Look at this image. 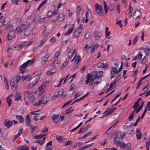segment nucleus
Instances as JSON below:
<instances>
[{"mask_svg": "<svg viewBox=\"0 0 150 150\" xmlns=\"http://www.w3.org/2000/svg\"><path fill=\"white\" fill-rule=\"evenodd\" d=\"M145 108H147H147H148V110L150 111V101L148 102L146 105V107Z\"/></svg>", "mask_w": 150, "mask_h": 150, "instance_id": "58", "label": "nucleus"}, {"mask_svg": "<svg viewBox=\"0 0 150 150\" xmlns=\"http://www.w3.org/2000/svg\"><path fill=\"white\" fill-rule=\"evenodd\" d=\"M117 83L115 82V81H113L112 82L110 83V86L109 88H108V90H109L111 88L112 86L115 84Z\"/></svg>", "mask_w": 150, "mask_h": 150, "instance_id": "50", "label": "nucleus"}, {"mask_svg": "<svg viewBox=\"0 0 150 150\" xmlns=\"http://www.w3.org/2000/svg\"><path fill=\"white\" fill-rule=\"evenodd\" d=\"M139 105V103H137L136 102L134 103V105L133 106V108H134L135 110H136Z\"/></svg>", "mask_w": 150, "mask_h": 150, "instance_id": "59", "label": "nucleus"}, {"mask_svg": "<svg viewBox=\"0 0 150 150\" xmlns=\"http://www.w3.org/2000/svg\"><path fill=\"white\" fill-rule=\"evenodd\" d=\"M108 28L107 27H106L105 30V36L106 38H107L108 36L110 35V32H108Z\"/></svg>", "mask_w": 150, "mask_h": 150, "instance_id": "27", "label": "nucleus"}, {"mask_svg": "<svg viewBox=\"0 0 150 150\" xmlns=\"http://www.w3.org/2000/svg\"><path fill=\"white\" fill-rule=\"evenodd\" d=\"M95 7L96 12L100 16H103L104 14L102 6L98 4H95Z\"/></svg>", "mask_w": 150, "mask_h": 150, "instance_id": "2", "label": "nucleus"}, {"mask_svg": "<svg viewBox=\"0 0 150 150\" xmlns=\"http://www.w3.org/2000/svg\"><path fill=\"white\" fill-rule=\"evenodd\" d=\"M24 94L25 96L27 97L30 102H33L35 99L34 96L28 91H25L24 93Z\"/></svg>", "mask_w": 150, "mask_h": 150, "instance_id": "3", "label": "nucleus"}, {"mask_svg": "<svg viewBox=\"0 0 150 150\" xmlns=\"http://www.w3.org/2000/svg\"><path fill=\"white\" fill-rule=\"evenodd\" d=\"M76 13L77 14H79L81 10V5H78L77 6Z\"/></svg>", "mask_w": 150, "mask_h": 150, "instance_id": "35", "label": "nucleus"}, {"mask_svg": "<svg viewBox=\"0 0 150 150\" xmlns=\"http://www.w3.org/2000/svg\"><path fill=\"white\" fill-rule=\"evenodd\" d=\"M18 81L19 76L18 75L16 76L11 79L10 85L12 90L14 92H16L18 89Z\"/></svg>", "mask_w": 150, "mask_h": 150, "instance_id": "1", "label": "nucleus"}, {"mask_svg": "<svg viewBox=\"0 0 150 150\" xmlns=\"http://www.w3.org/2000/svg\"><path fill=\"white\" fill-rule=\"evenodd\" d=\"M137 139H140L142 137V133H139V134H136Z\"/></svg>", "mask_w": 150, "mask_h": 150, "instance_id": "64", "label": "nucleus"}, {"mask_svg": "<svg viewBox=\"0 0 150 150\" xmlns=\"http://www.w3.org/2000/svg\"><path fill=\"white\" fill-rule=\"evenodd\" d=\"M121 77V74H120L119 75L117 76L115 80V82L117 83L119 81V80L120 79Z\"/></svg>", "mask_w": 150, "mask_h": 150, "instance_id": "48", "label": "nucleus"}, {"mask_svg": "<svg viewBox=\"0 0 150 150\" xmlns=\"http://www.w3.org/2000/svg\"><path fill=\"white\" fill-rule=\"evenodd\" d=\"M9 21V19L8 18H6L3 21V24L4 25H6Z\"/></svg>", "mask_w": 150, "mask_h": 150, "instance_id": "29", "label": "nucleus"}, {"mask_svg": "<svg viewBox=\"0 0 150 150\" xmlns=\"http://www.w3.org/2000/svg\"><path fill=\"white\" fill-rule=\"evenodd\" d=\"M38 112H40L39 110L31 112H30V114L31 115H39V113H38Z\"/></svg>", "mask_w": 150, "mask_h": 150, "instance_id": "44", "label": "nucleus"}, {"mask_svg": "<svg viewBox=\"0 0 150 150\" xmlns=\"http://www.w3.org/2000/svg\"><path fill=\"white\" fill-rule=\"evenodd\" d=\"M45 88V85H42L41 86H40L38 88V90L40 91H42L43 89Z\"/></svg>", "mask_w": 150, "mask_h": 150, "instance_id": "46", "label": "nucleus"}, {"mask_svg": "<svg viewBox=\"0 0 150 150\" xmlns=\"http://www.w3.org/2000/svg\"><path fill=\"white\" fill-rule=\"evenodd\" d=\"M47 0H45L43 1H42V2L39 6L38 8L37 9V10L39 11V9L43 6L44 4H46L47 3Z\"/></svg>", "mask_w": 150, "mask_h": 150, "instance_id": "25", "label": "nucleus"}, {"mask_svg": "<svg viewBox=\"0 0 150 150\" xmlns=\"http://www.w3.org/2000/svg\"><path fill=\"white\" fill-rule=\"evenodd\" d=\"M99 76L98 74V72L97 71H95L92 72V73L90 74V78L93 79H95L98 78Z\"/></svg>", "mask_w": 150, "mask_h": 150, "instance_id": "7", "label": "nucleus"}, {"mask_svg": "<svg viewBox=\"0 0 150 150\" xmlns=\"http://www.w3.org/2000/svg\"><path fill=\"white\" fill-rule=\"evenodd\" d=\"M13 25L11 24H9L6 28V30H9L12 28Z\"/></svg>", "mask_w": 150, "mask_h": 150, "instance_id": "31", "label": "nucleus"}, {"mask_svg": "<svg viewBox=\"0 0 150 150\" xmlns=\"http://www.w3.org/2000/svg\"><path fill=\"white\" fill-rule=\"evenodd\" d=\"M116 108H110V111L107 113V115H108L111 114L116 109Z\"/></svg>", "mask_w": 150, "mask_h": 150, "instance_id": "33", "label": "nucleus"}, {"mask_svg": "<svg viewBox=\"0 0 150 150\" xmlns=\"http://www.w3.org/2000/svg\"><path fill=\"white\" fill-rule=\"evenodd\" d=\"M40 17L38 15H37L35 16L33 21L36 22L37 21H39L40 20Z\"/></svg>", "mask_w": 150, "mask_h": 150, "instance_id": "23", "label": "nucleus"}, {"mask_svg": "<svg viewBox=\"0 0 150 150\" xmlns=\"http://www.w3.org/2000/svg\"><path fill=\"white\" fill-rule=\"evenodd\" d=\"M74 58H75L76 62L77 63H78L79 62L81 59V57H80L78 54L76 55V54H75Z\"/></svg>", "mask_w": 150, "mask_h": 150, "instance_id": "14", "label": "nucleus"}, {"mask_svg": "<svg viewBox=\"0 0 150 150\" xmlns=\"http://www.w3.org/2000/svg\"><path fill=\"white\" fill-rule=\"evenodd\" d=\"M37 83V82H33L32 83H30L29 84L28 86V88H31L33 87V86L34 85H35Z\"/></svg>", "mask_w": 150, "mask_h": 150, "instance_id": "26", "label": "nucleus"}, {"mask_svg": "<svg viewBox=\"0 0 150 150\" xmlns=\"http://www.w3.org/2000/svg\"><path fill=\"white\" fill-rule=\"evenodd\" d=\"M144 101H143L142 102V103L139 106V108L135 112V113L136 114H137L143 108V106L144 105Z\"/></svg>", "mask_w": 150, "mask_h": 150, "instance_id": "17", "label": "nucleus"}, {"mask_svg": "<svg viewBox=\"0 0 150 150\" xmlns=\"http://www.w3.org/2000/svg\"><path fill=\"white\" fill-rule=\"evenodd\" d=\"M102 36V34L101 32L98 31H95L94 33V37L95 38V40H98L100 39Z\"/></svg>", "mask_w": 150, "mask_h": 150, "instance_id": "4", "label": "nucleus"}, {"mask_svg": "<svg viewBox=\"0 0 150 150\" xmlns=\"http://www.w3.org/2000/svg\"><path fill=\"white\" fill-rule=\"evenodd\" d=\"M123 133H122L120 131H118L117 133V136L119 138L123 139L124 137L125 136V135L124 136H123Z\"/></svg>", "mask_w": 150, "mask_h": 150, "instance_id": "16", "label": "nucleus"}, {"mask_svg": "<svg viewBox=\"0 0 150 150\" xmlns=\"http://www.w3.org/2000/svg\"><path fill=\"white\" fill-rule=\"evenodd\" d=\"M74 24H71L69 25V28L68 30L67 31V33L64 34V35H67L71 33L72 31L74 29Z\"/></svg>", "mask_w": 150, "mask_h": 150, "instance_id": "8", "label": "nucleus"}, {"mask_svg": "<svg viewBox=\"0 0 150 150\" xmlns=\"http://www.w3.org/2000/svg\"><path fill=\"white\" fill-rule=\"evenodd\" d=\"M120 138H118V137H116L115 139L114 140V143L115 144H117L118 143L119 144V141L120 140Z\"/></svg>", "mask_w": 150, "mask_h": 150, "instance_id": "38", "label": "nucleus"}, {"mask_svg": "<svg viewBox=\"0 0 150 150\" xmlns=\"http://www.w3.org/2000/svg\"><path fill=\"white\" fill-rule=\"evenodd\" d=\"M109 66L107 62L104 63V64L103 65V68L105 69H107L108 68Z\"/></svg>", "mask_w": 150, "mask_h": 150, "instance_id": "37", "label": "nucleus"}, {"mask_svg": "<svg viewBox=\"0 0 150 150\" xmlns=\"http://www.w3.org/2000/svg\"><path fill=\"white\" fill-rule=\"evenodd\" d=\"M20 149L19 150H29L28 147L26 146H21L19 147Z\"/></svg>", "mask_w": 150, "mask_h": 150, "instance_id": "34", "label": "nucleus"}, {"mask_svg": "<svg viewBox=\"0 0 150 150\" xmlns=\"http://www.w3.org/2000/svg\"><path fill=\"white\" fill-rule=\"evenodd\" d=\"M134 15L135 16H137L136 19L138 20L139 19L140 16L142 15L141 11L139 10H138L135 11L134 13Z\"/></svg>", "mask_w": 150, "mask_h": 150, "instance_id": "12", "label": "nucleus"}, {"mask_svg": "<svg viewBox=\"0 0 150 150\" xmlns=\"http://www.w3.org/2000/svg\"><path fill=\"white\" fill-rule=\"evenodd\" d=\"M25 121L27 126H28L30 124V119L29 117V115H28L26 116Z\"/></svg>", "mask_w": 150, "mask_h": 150, "instance_id": "19", "label": "nucleus"}, {"mask_svg": "<svg viewBox=\"0 0 150 150\" xmlns=\"http://www.w3.org/2000/svg\"><path fill=\"white\" fill-rule=\"evenodd\" d=\"M82 144V142H76V143L75 145L74 146H76V147H78L80 146Z\"/></svg>", "mask_w": 150, "mask_h": 150, "instance_id": "61", "label": "nucleus"}, {"mask_svg": "<svg viewBox=\"0 0 150 150\" xmlns=\"http://www.w3.org/2000/svg\"><path fill=\"white\" fill-rule=\"evenodd\" d=\"M25 70L22 71H21L20 73L23 74L22 78H21V76H19V81L21 80L22 81H23L28 76V74H25Z\"/></svg>", "mask_w": 150, "mask_h": 150, "instance_id": "6", "label": "nucleus"}, {"mask_svg": "<svg viewBox=\"0 0 150 150\" xmlns=\"http://www.w3.org/2000/svg\"><path fill=\"white\" fill-rule=\"evenodd\" d=\"M27 66L25 63H24L20 67L19 70L21 71H23L22 70L25 69Z\"/></svg>", "mask_w": 150, "mask_h": 150, "instance_id": "21", "label": "nucleus"}, {"mask_svg": "<svg viewBox=\"0 0 150 150\" xmlns=\"http://www.w3.org/2000/svg\"><path fill=\"white\" fill-rule=\"evenodd\" d=\"M48 128L47 127L44 128L42 130L41 132L42 133H45L47 132L48 130Z\"/></svg>", "mask_w": 150, "mask_h": 150, "instance_id": "57", "label": "nucleus"}, {"mask_svg": "<svg viewBox=\"0 0 150 150\" xmlns=\"http://www.w3.org/2000/svg\"><path fill=\"white\" fill-rule=\"evenodd\" d=\"M110 71L113 72L115 73H117L118 72L117 69L116 67H112L111 68V70Z\"/></svg>", "mask_w": 150, "mask_h": 150, "instance_id": "32", "label": "nucleus"}, {"mask_svg": "<svg viewBox=\"0 0 150 150\" xmlns=\"http://www.w3.org/2000/svg\"><path fill=\"white\" fill-rule=\"evenodd\" d=\"M13 124V121H8L4 123V125L7 128L10 127Z\"/></svg>", "mask_w": 150, "mask_h": 150, "instance_id": "13", "label": "nucleus"}, {"mask_svg": "<svg viewBox=\"0 0 150 150\" xmlns=\"http://www.w3.org/2000/svg\"><path fill=\"white\" fill-rule=\"evenodd\" d=\"M58 92L59 97L62 96V95L64 96V97H65L66 96L65 94V95L63 94V90L62 89H60V90H59V92Z\"/></svg>", "mask_w": 150, "mask_h": 150, "instance_id": "24", "label": "nucleus"}, {"mask_svg": "<svg viewBox=\"0 0 150 150\" xmlns=\"http://www.w3.org/2000/svg\"><path fill=\"white\" fill-rule=\"evenodd\" d=\"M90 74H87L86 79L87 80L86 81L85 84L87 85L89 82V81L90 80Z\"/></svg>", "mask_w": 150, "mask_h": 150, "instance_id": "49", "label": "nucleus"}, {"mask_svg": "<svg viewBox=\"0 0 150 150\" xmlns=\"http://www.w3.org/2000/svg\"><path fill=\"white\" fill-rule=\"evenodd\" d=\"M92 133V132H89L85 134H84L82 136L80 137H79V139H83L84 138L86 137L87 136H88V135L91 134Z\"/></svg>", "mask_w": 150, "mask_h": 150, "instance_id": "20", "label": "nucleus"}, {"mask_svg": "<svg viewBox=\"0 0 150 150\" xmlns=\"http://www.w3.org/2000/svg\"><path fill=\"white\" fill-rule=\"evenodd\" d=\"M56 138L57 139L59 142L61 141L63 139V137L62 136H56Z\"/></svg>", "mask_w": 150, "mask_h": 150, "instance_id": "55", "label": "nucleus"}, {"mask_svg": "<svg viewBox=\"0 0 150 150\" xmlns=\"http://www.w3.org/2000/svg\"><path fill=\"white\" fill-rule=\"evenodd\" d=\"M91 46H89V47H88V50H90V51L91 50L92 51L91 52V53H92L94 51V50L96 48H95V46H93V48L91 50Z\"/></svg>", "mask_w": 150, "mask_h": 150, "instance_id": "41", "label": "nucleus"}, {"mask_svg": "<svg viewBox=\"0 0 150 150\" xmlns=\"http://www.w3.org/2000/svg\"><path fill=\"white\" fill-rule=\"evenodd\" d=\"M14 37L15 36L14 35L13 32H11L8 33L7 37V40H9Z\"/></svg>", "mask_w": 150, "mask_h": 150, "instance_id": "11", "label": "nucleus"}, {"mask_svg": "<svg viewBox=\"0 0 150 150\" xmlns=\"http://www.w3.org/2000/svg\"><path fill=\"white\" fill-rule=\"evenodd\" d=\"M52 121L55 124L57 123L59 120V115H54L52 116Z\"/></svg>", "mask_w": 150, "mask_h": 150, "instance_id": "5", "label": "nucleus"}, {"mask_svg": "<svg viewBox=\"0 0 150 150\" xmlns=\"http://www.w3.org/2000/svg\"><path fill=\"white\" fill-rule=\"evenodd\" d=\"M78 66V63H77L76 62V64L74 65V66L71 68V70H75V69L77 68Z\"/></svg>", "mask_w": 150, "mask_h": 150, "instance_id": "54", "label": "nucleus"}, {"mask_svg": "<svg viewBox=\"0 0 150 150\" xmlns=\"http://www.w3.org/2000/svg\"><path fill=\"white\" fill-rule=\"evenodd\" d=\"M26 28V26L24 24H22L19 28V31H20V33H21L22 31L25 30Z\"/></svg>", "mask_w": 150, "mask_h": 150, "instance_id": "22", "label": "nucleus"}, {"mask_svg": "<svg viewBox=\"0 0 150 150\" xmlns=\"http://www.w3.org/2000/svg\"><path fill=\"white\" fill-rule=\"evenodd\" d=\"M140 118V117L139 116L138 117V118L137 119L136 122L133 125V126L135 127L137 125L138 123L139 122V121Z\"/></svg>", "mask_w": 150, "mask_h": 150, "instance_id": "56", "label": "nucleus"}, {"mask_svg": "<svg viewBox=\"0 0 150 150\" xmlns=\"http://www.w3.org/2000/svg\"><path fill=\"white\" fill-rule=\"evenodd\" d=\"M27 42L26 41H24L21 42L19 44V48H21L24 46L25 44Z\"/></svg>", "mask_w": 150, "mask_h": 150, "instance_id": "40", "label": "nucleus"}, {"mask_svg": "<svg viewBox=\"0 0 150 150\" xmlns=\"http://www.w3.org/2000/svg\"><path fill=\"white\" fill-rule=\"evenodd\" d=\"M64 15H63L62 14H60L58 16V21H62L64 19Z\"/></svg>", "mask_w": 150, "mask_h": 150, "instance_id": "18", "label": "nucleus"}, {"mask_svg": "<svg viewBox=\"0 0 150 150\" xmlns=\"http://www.w3.org/2000/svg\"><path fill=\"white\" fill-rule=\"evenodd\" d=\"M18 17L15 18H14L13 22L15 25H18L19 23Z\"/></svg>", "mask_w": 150, "mask_h": 150, "instance_id": "28", "label": "nucleus"}, {"mask_svg": "<svg viewBox=\"0 0 150 150\" xmlns=\"http://www.w3.org/2000/svg\"><path fill=\"white\" fill-rule=\"evenodd\" d=\"M50 55H49L47 53L43 58L41 62V64H45L46 62L47 61L48 59L50 57Z\"/></svg>", "mask_w": 150, "mask_h": 150, "instance_id": "9", "label": "nucleus"}, {"mask_svg": "<svg viewBox=\"0 0 150 150\" xmlns=\"http://www.w3.org/2000/svg\"><path fill=\"white\" fill-rule=\"evenodd\" d=\"M52 141L51 140L48 142L46 144L45 148L46 150H52Z\"/></svg>", "mask_w": 150, "mask_h": 150, "instance_id": "10", "label": "nucleus"}, {"mask_svg": "<svg viewBox=\"0 0 150 150\" xmlns=\"http://www.w3.org/2000/svg\"><path fill=\"white\" fill-rule=\"evenodd\" d=\"M42 117V116H40L39 115H35L34 117V120L35 121H37L40 118Z\"/></svg>", "mask_w": 150, "mask_h": 150, "instance_id": "36", "label": "nucleus"}, {"mask_svg": "<svg viewBox=\"0 0 150 150\" xmlns=\"http://www.w3.org/2000/svg\"><path fill=\"white\" fill-rule=\"evenodd\" d=\"M71 109V108H70L67 110L65 111V113L67 114L69 113H70V112H71L73 111V110H74L73 109L70 110Z\"/></svg>", "mask_w": 150, "mask_h": 150, "instance_id": "60", "label": "nucleus"}, {"mask_svg": "<svg viewBox=\"0 0 150 150\" xmlns=\"http://www.w3.org/2000/svg\"><path fill=\"white\" fill-rule=\"evenodd\" d=\"M68 61L67 60L66 62H64L62 64V65L61 66V69H63L64 67L66 66L67 64L68 63Z\"/></svg>", "mask_w": 150, "mask_h": 150, "instance_id": "45", "label": "nucleus"}, {"mask_svg": "<svg viewBox=\"0 0 150 150\" xmlns=\"http://www.w3.org/2000/svg\"><path fill=\"white\" fill-rule=\"evenodd\" d=\"M6 100L9 106H10L11 103V99L9 98V97H8L6 98Z\"/></svg>", "mask_w": 150, "mask_h": 150, "instance_id": "39", "label": "nucleus"}, {"mask_svg": "<svg viewBox=\"0 0 150 150\" xmlns=\"http://www.w3.org/2000/svg\"><path fill=\"white\" fill-rule=\"evenodd\" d=\"M56 38L55 37H52L50 40V42L52 43H53L56 42Z\"/></svg>", "mask_w": 150, "mask_h": 150, "instance_id": "47", "label": "nucleus"}, {"mask_svg": "<svg viewBox=\"0 0 150 150\" xmlns=\"http://www.w3.org/2000/svg\"><path fill=\"white\" fill-rule=\"evenodd\" d=\"M125 144L124 142H120L119 143L118 145L121 148H122L124 146H125Z\"/></svg>", "mask_w": 150, "mask_h": 150, "instance_id": "52", "label": "nucleus"}, {"mask_svg": "<svg viewBox=\"0 0 150 150\" xmlns=\"http://www.w3.org/2000/svg\"><path fill=\"white\" fill-rule=\"evenodd\" d=\"M11 1L13 4H15L16 5H18L19 0H11Z\"/></svg>", "mask_w": 150, "mask_h": 150, "instance_id": "53", "label": "nucleus"}, {"mask_svg": "<svg viewBox=\"0 0 150 150\" xmlns=\"http://www.w3.org/2000/svg\"><path fill=\"white\" fill-rule=\"evenodd\" d=\"M12 48L11 47H9L8 48L7 50V53L8 54H10L11 53V51L12 50Z\"/></svg>", "mask_w": 150, "mask_h": 150, "instance_id": "63", "label": "nucleus"}, {"mask_svg": "<svg viewBox=\"0 0 150 150\" xmlns=\"http://www.w3.org/2000/svg\"><path fill=\"white\" fill-rule=\"evenodd\" d=\"M58 61L57 60H55L54 62V67L58 66Z\"/></svg>", "mask_w": 150, "mask_h": 150, "instance_id": "62", "label": "nucleus"}, {"mask_svg": "<svg viewBox=\"0 0 150 150\" xmlns=\"http://www.w3.org/2000/svg\"><path fill=\"white\" fill-rule=\"evenodd\" d=\"M46 134H40L38 135H36L33 137L34 139H40L43 137V136H45Z\"/></svg>", "mask_w": 150, "mask_h": 150, "instance_id": "15", "label": "nucleus"}, {"mask_svg": "<svg viewBox=\"0 0 150 150\" xmlns=\"http://www.w3.org/2000/svg\"><path fill=\"white\" fill-rule=\"evenodd\" d=\"M43 101V99H41L40 100H39L38 103L37 104L36 103L34 105L36 106H39L40 105V104L42 103V101Z\"/></svg>", "mask_w": 150, "mask_h": 150, "instance_id": "43", "label": "nucleus"}, {"mask_svg": "<svg viewBox=\"0 0 150 150\" xmlns=\"http://www.w3.org/2000/svg\"><path fill=\"white\" fill-rule=\"evenodd\" d=\"M88 94V93H87L86 95L83 96V97H81V98H79V99H76V100L75 101V102H78L79 101L81 100H83V99L84 98H85V97H86V96Z\"/></svg>", "mask_w": 150, "mask_h": 150, "instance_id": "30", "label": "nucleus"}, {"mask_svg": "<svg viewBox=\"0 0 150 150\" xmlns=\"http://www.w3.org/2000/svg\"><path fill=\"white\" fill-rule=\"evenodd\" d=\"M72 143V142L71 140L68 141L67 142H65L64 144V145L65 146H67L68 145H71Z\"/></svg>", "mask_w": 150, "mask_h": 150, "instance_id": "51", "label": "nucleus"}, {"mask_svg": "<svg viewBox=\"0 0 150 150\" xmlns=\"http://www.w3.org/2000/svg\"><path fill=\"white\" fill-rule=\"evenodd\" d=\"M131 144L130 143H127L126 144V150H131Z\"/></svg>", "mask_w": 150, "mask_h": 150, "instance_id": "42", "label": "nucleus"}]
</instances>
